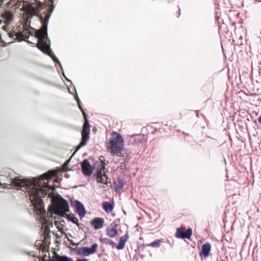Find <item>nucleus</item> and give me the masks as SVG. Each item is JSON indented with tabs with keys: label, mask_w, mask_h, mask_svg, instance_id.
<instances>
[{
	"label": "nucleus",
	"mask_w": 261,
	"mask_h": 261,
	"mask_svg": "<svg viewBox=\"0 0 261 261\" xmlns=\"http://www.w3.org/2000/svg\"><path fill=\"white\" fill-rule=\"evenodd\" d=\"M10 176L8 178L7 174H1V180L7 181L6 182L2 183L1 187L10 186L13 188L19 190L23 186H31V194L35 198H41L46 196L47 194V191L43 188L41 185V180L51 179L54 176V173L50 172H47L42 175V179L37 180L33 179L32 180L26 178H21L20 177H12Z\"/></svg>",
	"instance_id": "nucleus-1"
},
{
	"label": "nucleus",
	"mask_w": 261,
	"mask_h": 261,
	"mask_svg": "<svg viewBox=\"0 0 261 261\" xmlns=\"http://www.w3.org/2000/svg\"><path fill=\"white\" fill-rule=\"evenodd\" d=\"M46 6L48 7V9L46 12H44V15L42 14H37L42 23V27L36 31L35 33V37L38 39V41H39V43L37 45V47L44 53L48 54L55 63L60 65L61 70H63L59 60L50 48V44L46 42L48 41L50 43V40L47 38V25L51 14L55 9L54 1L47 0Z\"/></svg>",
	"instance_id": "nucleus-2"
},
{
	"label": "nucleus",
	"mask_w": 261,
	"mask_h": 261,
	"mask_svg": "<svg viewBox=\"0 0 261 261\" xmlns=\"http://www.w3.org/2000/svg\"><path fill=\"white\" fill-rule=\"evenodd\" d=\"M51 213L62 217L68 216L67 212H69V203L66 200L61 197L56 205L52 208Z\"/></svg>",
	"instance_id": "nucleus-3"
},
{
	"label": "nucleus",
	"mask_w": 261,
	"mask_h": 261,
	"mask_svg": "<svg viewBox=\"0 0 261 261\" xmlns=\"http://www.w3.org/2000/svg\"><path fill=\"white\" fill-rule=\"evenodd\" d=\"M108 149L110 152L114 154L121 153L123 148V138L120 134H117L116 136L109 141Z\"/></svg>",
	"instance_id": "nucleus-4"
},
{
	"label": "nucleus",
	"mask_w": 261,
	"mask_h": 261,
	"mask_svg": "<svg viewBox=\"0 0 261 261\" xmlns=\"http://www.w3.org/2000/svg\"><path fill=\"white\" fill-rule=\"evenodd\" d=\"M16 31H17V33L9 32L8 34L11 38L15 36V40H17L19 42L23 40L25 41V39L28 38L31 34L29 29L24 28L23 25L17 27Z\"/></svg>",
	"instance_id": "nucleus-5"
},
{
	"label": "nucleus",
	"mask_w": 261,
	"mask_h": 261,
	"mask_svg": "<svg viewBox=\"0 0 261 261\" xmlns=\"http://www.w3.org/2000/svg\"><path fill=\"white\" fill-rule=\"evenodd\" d=\"M97 247L98 245L96 243H93L90 248L87 247L78 248L77 253L83 256H88L95 253Z\"/></svg>",
	"instance_id": "nucleus-6"
},
{
	"label": "nucleus",
	"mask_w": 261,
	"mask_h": 261,
	"mask_svg": "<svg viewBox=\"0 0 261 261\" xmlns=\"http://www.w3.org/2000/svg\"><path fill=\"white\" fill-rule=\"evenodd\" d=\"M90 132V129L83 128V130L82 131V139L80 143L76 146L75 151H77L82 147L85 146L86 144V143L89 138Z\"/></svg>",
	"instance_id": "nucleus-7"
},
{
	"label": "nucleus",
	"mask_w": 261,
	"mask_h": 261,
	"mask_svg": "<svg viewBox=\"0 0 261 261\" xmlns=\"http://www.w3.org/2000/svg\"><path fill=\"white\" fill-rule=\"evenodd\" d=\"M81 168L83 173L86 176L91 175L93 171V166H91L87 159H85L81 163Z\"/></svg>",
	"instance_id": "nucleus-8"
},
{
	"label": "nucleus",
	"mask_w": 261,
	"mask_h": 261,
	"mask_svg": "<svg viewBox=\"0 0 261 261\" xmlns=\"http://www.w3.org/2000/svg\"><path fill=\"white\" fill-rule=\"evenodd\" d=\"M192 234L191 228H188L184 231L181 228H177L175 233V237L179 239H190Z\"/></svg>",
	"instance_id": "nucleus-9"
},
{
	"label": "nucleus",
	"mask_w": 261,
	"mask_h": 261,
	"mask_svg": "<svg viewBox=\"0 0 261 261\" xmlns=\"http://www.w3.org/2000/svg\"><path fill=\"white\" fill-rule=\"evenodd\" d=\"M2 18L4 19V23H6V24L2 27V29L4 31H7V29H8L9 23L12 20L13 14L10 11H5L4 13H1V18Z\"/></svg>",
	"instance_id": "nucleus-10"
},
{
	"label": "nucleus",
	"mask_w": 261,
	"mask_h": 261,
	"mask_svg": "<svg viewBox=\"0 0 261 261\" xmlns=\"http://www.w3.org/2000/svg\"><path fill=\"white\" fill-rule=\"evenodd\" d=\"M93 177H95L97 180L98 183H102V187L103 188H107L106 186L109 182H110V179L108 177V176L101 173H95L93 175Z\"/></svg>",
	"instance_id": "nucleus-11"
},
{
	"label": "nucleus",
	"mask_w": 261,
	"mask_h": 261,
	"mask_svg": "<svg viewBox=\"0 0 261 261\" xmlns=\"http://www.w3.org/2000/svg\"><path fill=\"white\" fill-rule=\"evenodd\" d=\"M75 204L77 213L80 218H82L86 214V210L83 204L78 200H75Z\"/></svg>",
	"instance_id": "nucleus-12"
},
{
	"label": "nucleus",
	"mask_w": 261,
	"mask_h": 261,
	"mask_svg": "<svg viewBox=\"0 0 261 261\" xmlns=\"http://www.w3.org/2000/svg\"><path fill=\"white\" fill-rule=\"evenodd\" d=\"M104 222L102 218H95L92 220L90 223L95 229H98L103 227Z\"/></svg>",
	"instance_id": "nucleus-13"
},
{
	"label": "nucleus",
	"mask_w": 261,
	"mask_h": 261,
	"mask_svg": "<svg viewBox=\"0 0 261 261\" xmlns=\"http://www.w3.org/2000/svg\"><path fill=\"white\" fill-rule=\"evenodd\" d=\"M211 249V246L209 243L204 244L202 246V249L199 253L201 256L207 257L210 254Z\"/></svg>",
	"instance_id": "nucleus-14"
},
{
	"label": "nucleus",
	"mask_w": 261,
	"mask_h": 261,
	"mask_svg": "<svg viewBox=\"0 0 261 261\" xmlns=\"http://www.w3.org/2000/svg\"><path fill=\"white\" fill-rule=\"evenodd\" d=\"M128 238V235L126 233L119 239V244L116 247L118 250H122L124 248L125 242Z\"/></svg>",
	"instance_id": "nucleus-15"
},
{
	"label": "nucleus",
	"mask_w": 261,
	"mask_h": 261,
	"mask_svg": "<svg viewBox=\"0 0 261 261\" xmlns=\"http://www.w3.org/2000/svg\"><path fill=\"white\" fill-rule=\"evenodd\" d=\"M72 258L67 256L66 255H60L56 254L53 257L51 261H72Z\"/></svg>",
	"instance_id": "nucleus-16"
},
{
	"label": "nucleus",
	"mask_w": 261,
	"mask_h": 261,
	"mask_svg": "<svg viewBox=\"0 0 261 261\" xmlns=\"http://www.w3.org/2000/svg\"><path fill=\"white\" fill-rule=\"evenodd\" d=\"M93 168V169H96V173H101V171L105 168V164L96 161L94 163Z\"/></svg>",
	"instance_id": "nucleus-17"
},
{
	"label": "nucleus",
	"mask_w": 261,
	"mask_h": 261,
	"mask_svg": "<svg viewBox=\"0 0 261 261\" xmlns=\"http://www.w3.org/2000/svg\"><path fill=\"white\" fill-rule=\"evenodd\" d=\"M117 233V230L115 227H108L107 229V234L110 238L115 237Z\"/></svg>",
	"instance_id": "nucleus-18"
},
{
	"label": "nucleus",
	"mask_w": 261,
	"mask_h": 261,
	"mask_svg": "<svg viewBox=\"0 0 261 261\" xmlns=\"http://www.w3.org/2000/svg\"><path fill=\"white\" fill-rule=\"evenodd\" d=\"M140 138V136H139V135H132L129 140V144H138L141 141V139Z\"/></svg>",
	"instance_id": "nucleus-19"
},
{
	"label": "nucleus",
	"mask_w": 261,
	"mask_h": 261,
	"mask_svg": "<svg viewBox=\"0 0 261 261\" xmlns=\"http://www.w3.org/2000/svg\"><path fill=\"white\" fill-rule=\"evenodd\" d=\"M102 207L106 212L109 213L113 210V205L111 203L106 201L103 203Z\"/></svg>",
	"instance_id": "nucleus-20"
},
{
	"label": "nucleus",
	"mask_w": 261,
	"mask_h": 261,
	"mask_svg": "<svg viewBox=\"0 0 261 261\" xmlns=\"http://www.w3.org/2000/svg\"><path fill=\"white\" fill-rule=\"evenodd\" d=\"M116 191L120 190L123 187V180L118 178L115 182Z\"/></svg>",
	"instance_id": "nucleus-21"
},
{
	"label": "nucleus",
	"mask_w": 261,
	"mask_h": 261,
	"mask_svg": "<svg viewBox=\"0 0 261 261\" xmlns=\"http://www.w3.org/2000/svg\"><path fill=\"white\" fill-rule=\"evenodd\" d=\"M99 240L102 243L110 245L113 248L114 247L115 243L112 240L108 238H101Z\"/></svg>",
	"instance_id": "nucleus-22"
},
{
	"label": "nucleus",
	"mask_w": 261,
	"mask_h": 261,
	"mask_svg": "<svg viewBox=\"0 0 261 261\" xmlns=\"http://www.w3.org/2000/svg\"><path fill=\"white\" fill-rule=\"evenodd\" d=\"M69 220L71 221L74 224L79 225V220L77 218L75 217L73 215H71L70 214H68V216H65Z\"/></svg>",
	"instance_id": "nucleus-23"
},
{
	"label": "nucleus",
	"mask_w": 261,
	"mask_h": 261,
	"mask_svg": "<svg viewBox=\"0 0 261 261\" xmlns=\"http://www.w3.org/2000/svg\"><path fill=\"white\" fill-rule=\"evenodd\" d=\"M161 241L160 240H156L152 243L147 244V246H150L154 248L159 247L161 245Z\"/></svg>",
	"instance_id": "nucleus-24"
},
{
	"label": "nucleus",
	"mask_w": 261,
	"mask_h": 261,
	"mask_svg": "<svg viewBox=\"0 0 261 261\" xmlns=\"http://www.w3.org/2000/svg\"><path fill=\"white\" fill-rule=\"evenodd\" d=\"M75 99L78 103L79 107L81 110L82 112H83V115L85 116V115H86L81 105V101H80V98L77 94L75 96Z\"/></svg>",
	"instance_id": "nucleus-25"
},
{
	"label": "nucleus",
	"mask_w": 261,
	"mask_h": 261,
	"mask_svg": "<svg viewBox=\"0 0 261 261\" xmlns=\"http://www.w3.org/2000/svg\"><path fill=\"white\" fill-rule=\"evenodd\" d=\"M83 128H87V129H90V124L87 119H86L84 121V125H83Z\"/></svg>",
	"instance_id": "nucleus-26"
},
{
	"label": "nucleus",
	"mask_w": 261,
	"mask_h": 261,
	"mask_svg": "<svg viewBox=\"0 0 261 261\" xmlns=\"http://www.w3.org/2000/svg\"><path fill=\"white\" fill-rule=\"evenodd\" d=\"M104 161H105V158L103 156H100L99 158V160L97 161V162H98L99 163H104Z\"/></svg>",
	"instance_id": "nucleus-27"
},
{
	"label": "nucleus",
	"mask_w": 261,
	"mask_h": 261,
	"mask_svg": "<svg viewBox=\"0 0 261 261\" xmlns=\"http://www.w3.org/2000/svg\"><path fill=\"white\" fill-rule=\"evenodd\" d=\"M68 241L70 243V244L72 245V246H76V244L75 243H74L71 240H70L69 238H68L67 239Z\"/></svg>",
	"instance_id": "nucleus-28"
},
{
	"label": "nucleus",
	"mask_w": 261,
	"mask_h": 261,
	"mask_svg": "<svg viewBox=\"0 0 261 261\" xmlns=\"http://www.w3.org/2000/svg\"><path fill=\"white\" fill-rule=\"evenodd\" d=\"M72 261H73V260L72 259ZM76 261H88V260L86 258H83V259L78 258V259H77Z\"/></svg>",
	"instance_id": "nucleus-29"
},
{
	"label": "nucleus",
	"mask_w": 261,
	"mask_h": 261,
	"mask_svg": "<svg viewBox=\"0 0 261 261\" xmlns=\"http://www.w3.org/2000/svg\"><path fill=\"white\" fill-rule=\"evenodd\" d=\"M24 253L27 254V255H30L31 252H28V251H24L23 252Z\"/></svg>",
	"instance_id": "nucleus-30"
},
{
	"label": "nucleus",
	"mask_w": 261,
	"mask_h": 261,
	"mask_svg": "<svg viewBox=\"0 0 261 261\" xmlns=\"http://www.w3.org/2000/svg\"><path fill=\"white\" fill-rule=\"evenodd\" d=\"M258 122L261 124V115L259 116V117L258 119Z\"/></svg>",
	"instance_id": "nucleus-31"
},
{
	"label": "nucleus",
	"mask_w": 261,
	"mask_h": 261,
	"mask_svg": "<svg viewBox=\"0 0 261 261\" xmlns=\"http://www.w3.org/2000/svg\"><path fill=\"white\" fill-rule=\"evenodd\" d=\"M1 45L4 43H5V41L2 39V38H1Z\"/></svg>",
	"instance_id": "nucleus-32"
},
{
	"label": "nucleus",
	"mask_w": 261,
	"mask_h": 261,
	"mask_svg": "<svg viewBox=\"0 0 261 261\" xmlns=\"http://www.w3.org/2000/svg\"><path fill=\"white\" fill-rule=\"evenodd\" d=\"M26 41L29 43V44H33V42H31V41L30 40H26Z\"/></svg>",
	"instance_id": "nucleus-33"
},
{
	"label": "nucleus",
	"mask_w": 261,
	"mask_h": 261,
	"mask_svg": "<svg viewBox=\"0 0 261 261\" xmlns=\"http://www.w3.org/2000/svg\"><path fill=\"white\" fill-rule=\"evenodd\" d=\"M10 28H12V27H10V24H9V27H8V29H7V31H6L7 32H8V30L10 29Z\"/></svg>",
	"instance_id": "nucleus-34"
},
{
	"label": "nucleus",
	"mask_w": 261,
	"mask_h": 261,
	"mask_svg": "<svg viewBox=\"0 0 261 261\" xmlns=\"http://www.w3.org/2000/svg\"><path fill=\"white\" fill-rule=\"evenodd\" d=\"M49 187V186L47 185H45V188H48Z\"/></svg>",
	"instance_id": "nucleus-35"
},
{
	"label": "nucleus",
	"mask_w": 261,
	"mask_h": 261,
	"mask_svg": "<svg viewBox=\"0 0 261 261\" xmlns=\"http://www.w3.org/2000/svg\"><path fill=\"white\" fill-rule=\"evenodd\" d=\"M3 0H1V5H2V3H3Z\"/></svg>",
	"instance_id": "nucleus-36"
},
{
	"label": "nucleus",
	"mask_w": 261,
	"mask_h": 261,
	"mask_svg": "<svg viewBox=\"0 0 261 261\" xmlns=\"http://www.w3.org/2000/svg\"><path fill=\"white\" fill-rule=\"evenodd\" d=\"M63 74L65 78H66V77H65V75L64 74V72L63 73Z\"/></svg>",
	"instance_id": "nucleus-37"
},
{
	"label": "nucleus",
	"mask_w": 261,
	"mask_h": 261,
	"mask_svg": "<svg viewBox=\"0 0 261 261\" xmlns=\"http://www.w3.org/2000/svg\"><path fill=\"white\" fill-rule=\"evenodd\" d=\"M196 116H197V117H198V114L197 112L196 113Z\"/></svg>",
	"instance_id": "nucleus-38"
},
{
	"label": "nucleus",
	"mask_w": 261,
	"mask_h": 261,
	"mask_svg": "<svg viewBox=\"0 0 261 261\" xmlns=\"http://www.w3.org/2000/svg\"><path fill=\"white\" fill-rule=\"evenodd\" d=\"M69 162V160L67 161H66V163H68Z\"/></svg>",
	"instance_id": "nucleus-39"
},
{
	"label": "nucleus",
	"mask_w": 261,
	"mask_h": 261,
	"mask_svg": "<svg viewBox=\"0 0 261 261\" xmlns=\"http://www.w3.org/2000/svg\"><path fill=\"white\" fill-rule=\"evenodd\" d=\"M1 23H2V22H3V20L2 19H1Z\"/></svg>",
	"instance_id": "nucleus-40"
}]
</instances>
